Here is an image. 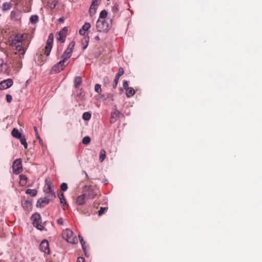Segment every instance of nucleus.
Segmentation results:
<instances>
[{
  "mask_svg": "<svg viewBox=\"0 0 262 262\" xmlns=\"http://www.w3.org/2000/svg\"><path fill=\"white\" fill-rule=\"evenodd\" d=\"M103 81L105 83H108L110 82V80L107 77H105L103 78Z\"/></svg>",
  "mask_w": 262,
  "mask_h": 262,
  "instance_id": "obj_50",
  "label": "nucleus"
},
{
  "mask_svg": "<svg viewBox=\"0 0 262 262\" xmlns=\"http://www.w3.org/2000/svg\"><path fill=\"white\" fill-rule=\"evenodd\" d=\"M34 129L35 133V135H37V134H38V133L37 127L36 126H34Z\"/></svg>",
  "mask_w": 262,
  "mask_h": 262,
  "instance_id": "obj_52",
  "label": "nucleus"
},
{
  "mask_svg": "<svg viewBox=\"0 0 262 262\" xmlns=\"http://www.w3.org/2000/svg\"><path fill=\"white\" fill-rule=\"evenodd\" d=\"M106 157V152L104 149H101L99 154V161L102 162Z\"/></svg>",
  "mask_w": 262,
  "mask_h": 262,
  "instance_id": "obj_24",
  "label": "nucleus"
},
{
  "mask_svg": "<svg viewBox=\"0 0 262 262\" xmlns=\"http://www.w3.org/2000/svg\"><path fill=\"white\" fill-rule=\"evenodd\" d=\"M62 204H63V206L64 205V204H66L65 203V200H62Z\"/></svg>",
  "mask_w": 262,
  "mask_h": 262,
  "instance_id": "obj_57",
  "label": "nucleus"
},
{
  "mask_svg": "<svg viewBox=\"0 0 262 262\" xmlns=\"http://www.w3.org/2000/svg\"><path fill=\"white\" fill-rule=\"evenodd\" d=\"M101 0H93L92 5L95 6L96 7L99 4Z\"/></svg>",
  "mask_w": 262,
  "mask_h": 262,
  "instance_id": "obj_46",
  "label": "nucleus"
},
{
  "mask_svg": "<svg viewBox=\"0 0 262 262\" xmlns=\"http://www.w3.org/2000/svg\"><path fill=\"white\" fill-rule=\"evenodd\" d=\"M95 91L98 94H100L101 92V85L99 84H96L95 85Z\"/></svg>",
  "mask_w": 262,
  "mask_h": 262,
  "instance_id": "obj_38",
  "label": "nucleus"
},
{
  "mask_svg": "<svg viewBox=\"0 0 262 262\" xmlns=\"http://www.w3.org/2000/svg\"><path fill=\"white\" fill-rule=\"evenodd\" d=\"M19 178H20V180H19L20 185L23 186L26 185V184H27V177L25 175L20 174L19 176Z\"/></svg>",
  "mask_w": 262,
  "mask_h": 262,
  "instance_id": "obj_20",
  "label": "nucleus"
},
{
  "mask_svg": "<svg viewBox=\"0 0 262 262\" xmlns=\"http://www.w3.org/2000/svg\"><path fill=\"white\" fill-rule=\"evenodd\" d=\"M63 54H64L65 55H67V56H69V57H71V55H72L71 54H70L69 53H68V52L67 51H65L63 52Z\"/></svg>",
  "mask_w": 262,
  "mask_h": 262,
  "instance_id": "obj_51",
  "label": "nucleus"
},
{
  "mask_svg": "<svg viewBox=\"0 0 262 262\" xmlns=\"http://www.w3.org/2000/svg\"><path fill=\"white\" fill-rule=\"evenodd\" d=\"M83 192L85 194L88 199H93L99 193L98 188L95 186L85 185L83 189Z\"/></svg>",
  "mask_w": 262,
  "mask_h": 262,
  "instance_id": "obj_3",
  "label": "nucleus"
},
{
  "mask_svg": "<svg viewBox=\"0 0 262 262\" xmlns=\"http://www.w3.org/2000/svg\"><path fill=\"white\" fill-rule=\"evenodd\" d=\"M68 64V63H64L63 61H60L52 68L51 72L52 73H58L63 70Z\"/></svg>",
  "mask_w": 262,
  "mask_h": 262,
  "instance_id": "obj_7",
  "label": "nucleus"
},
{
  "mask_svg": "<svg viewBox=\"0 0 262 262\" xmlns=\"http://www.w3.org/2000/svg\"><path fill=\"white\" fill-rule=\"evenodd\" d=\"M91 118V114L89 112H85L82 115V118L85 121L89 120Z\"/></svg>",
  "mask_w": 262,
  "mask_h": 262,
  "instance_id": "obj_34",
  "label": "nucleus"
},
{
  "mask_svg": "<svg viewBox=\"0 0 262 262\" xmlns=\"http://www.w3.org/2000/svg\"><path fill=\"white\" fill-rule=\"evenodd\" d=\"M59 20H60V21H63V19H62V18H59Z\"/></svg>",
  "mask_w": 262,
  "mask_h": 262,
  "instance_id": "obj_58",
  "label": "nucleus"
},
{
  "mask_svg": "<svg viewBox=\"0 0 262 262\" xmlns=\"http://www.w3.org/2000/svg\"><path fill=\"white\" fill-rule=\"evenodd\" d=\"M46 197L49 198L50 201L53 200L56 196L55 192L54 191H52L51 192H47L46 193Z\"/></svg>",
  "mask_w": 262,
  "mask_h": 262,
  "instance_id": "obj_33",
  "label": "nucleus"
},
{
  "mask_svg": "<svg viewBox=\"0 0 262 262\" xmlns=\"http://www.w3.org/2000/svg\"><path fill=\"white\" fill-rule=\"evenodd\" d=\"M20 142L21 144H23L25 149H27L28 148V144L26 142V139L25 136H22L21 138H19Z\"/></svg>",
  "mask_w": 262,
  "mask_h": 262,
  "instance_id": "obj_28",
  "label": "nucleus"
},
{
  "mask_svg": "<svg viewBox=\"0 0 262 262\" xmlns=\"http://www.w3.org/2000/svg\"><path fill=\"white\" fill-rule=\"evenodd\" d=\"M107 15V12L106 10H103L101 11L99 14V17L98 19L103 20L106 19Z\"/></svg>",
  "mask_w": 262,
  "mask_h": 262,
  "instance_id": "obj_25",
  "label": "nucleus"
},
{
  "mask_svg": "<svg viewBox=\"0 0 262 262\" xmlns=\"http://www.w3.org/2000/svg\"><path fill=\"white\" fill-rule=\"evenodd\" d=\"M74 86L76 88H78L82 83L81 78L79 76L75 77L74 80Z\"/></svg>",
  "mask_w": 262,
  "mask_h": 262,
  "instance_id": "obj_21",
  "label": "nucleus"
},
{
  "mask_svg": "<svg viewBox=\"0 0 262 262\" xmlns=\"http://www.w3.org/2000/svg\"><path fill=\"white\" fill-rule=\"evenodd\" d=\"M96 10L97 7L91 4L89 10V13L90 15L93 16V15H94L96 12Z\"/></svg>",
  "mask_w": 262,
  "mask_h": 262,
  "instance_id": "obj_31",
  "label": "nucleus"
},
{
  "mask_svg": "<svg viewBox=\"0 0 262 262\" xmlns=\"http://www.w3.org/2000/svg\"><path fill=\"white\" fill-rule=\"evenodd\" d=\"M121 113L117 109H114L111 113V117L110 119V123L113 124L117 121L119 118Z\"/></svg>",
  "mask_w": 262,
  "mask_h": 262,
  "instance_id": "obj_11",
  "label": "nucleus"
},
{
  "mask_svg": "<svg viewBox=\"0 0 262 262\" xmlns=\"http://www.w3.org/2000/svg\"><path fill=\"white\" fill-rule=\"evenodd\" d=\"M61 58H62V59L61 60V61H64V63H66L67 60L69 59L70 58V57L65 55L63 53L62 56H61Z\"/></svg>",
  "mask_w": 262,
  "mask_h": 262,
  "instance_id": "obj_42",
  "label": "nucleus"
},
{
  "mask_svg": "<svg viewBox=\"0 0 262 262\" xmlns=\"http://www.w3.org/2000/svg\"><path fill=\"white\" fill-rule=\"evenodd\" d=\"M58 195L60 199V204H62V200H64V194L63 193L61 192V193H58Z\"/></svg>",
  "mask_w": 262,
  "mask_h": 262,
  "instance_id": "obj_43",
  "label": "nucleus"
},
{
  "mask_svg": "<svg viewBox=\"0 0 262 262\" xmlns=\"http://www.w3.org/2000/svg\"><path fill=\"white\" fill-rule=\"evenodd\" d=\"M36 137H37V138L38 139H39V138H40V137H39V136L38 134H37V135H36Z\"/></svg>",
  "mask_w": 262,
  "mask_h": 262,
  "instance_id": "obj_56",
  "label": "nucleus"
},
{
  "mask_svg": "<svg viewBox=\"0 0 262 262\" xmlns=\"http://www.w3.org/2000/svg\"><path fill=\"white\" fill-rule=\"evenodd\" d=\"M13 82L11 79H7L0 82V90H4L10 88L13 85Z\"/></svg>",
  "mask_w": 262,
  "mask_h": 262,
  "instance_id": "obj_9",
  "label": "nucleus"
},
{
  "mask_svg": "<svg viewBox=\"0 0 262 262\" xmlns=\"http://www.w3.org/2000/svg\"><path fill=\"white\" fill-rule=\"evenodd\" d=\"M68 32V28L64 27L57 34V39L61 42H64L66 40L67 34Z\"/></svg>",
  "mask_w": 262,
  "mask_h": 262,
  "instance_id": "obj_8",
  "label": "nucleus"
},
{
  "mask_svg": "<svg viewBox=\"0 0 262 262\" xmlns=\"http://www.w3.org/2000/svg\"><path fill=\"white\" fill-rule=\"evenodd\" d=\"M26 193L28 194H30L32 196H35L37 194V191L35 189H28Z\"/></svg>",
  "mask_w": 262,
  "mask_h": 262,
  "instance_id": "obj_32",
  "label": "nucleus"
},
{
  "mask_svg": "<svg viewBox=\"0 0 262 262\" xmlns=\"http://www.w3.org/2000/svg\"><path fill=\"white\" fill-rule=\"evenodd\" d=\"M123 87L126 90L129 88V87H128V82L127 81L124 80L123 81Z\"/></svg>",
  "mask_w": 262,
  "mask_h": 262,
  "instance_id": "obj_45",
  "label": "nucleus"
},
{
  "mask_svg": "<svg viewBox=\"0 0 262 262\" xmlns=\"http://www.w3.org/2000/svg\"><path fill=\"white\" fill-rule=\"evenodd\" d=\"M0 262H2V261H0Z\"/></svg>",
  "mask_w": 262,
  "mask_h": 262,
  "instance_id": "obj_59",
  "label": "nucleus"
},
{
  "mask_svg": "<svg viewBox=\"0 0 262 262\" xmlns=\"http://www.w3.org/2000/svg\"><path fill=\"white\" fill-rule=\"evenodd\" d=\"M119 9H118V4H115L114 6L113 7V8H112V11L113 12L115 13H116L117 12H118Z\"/></svg>",
  "mask_w": 262,
  "mask_h": 262,
  "instance_id": "obj_44",
  "label": "nucleus"
},
{
  "mask_svg": "<svg viewBox=\"0 0 262 262\" xmlns=\"http://www.w3.org/2000/svg\"><path fill=\"white\" fill-rule=\"evenodd\" d=\"M24 45H18L17 46L14 47L16 51H17L18 53H20L19 54V58L21 59L24 58L25 54L26 51V48H25Z\"/></svg>",
  "mask_w": 262,
  "mask_h": 262,
  "instance_id": "obj_13",
  "label": "nucleus"
},
{
  "mask_svg": "<svg viewBox=\"0 0 262 262\" xmlns=\"http://www.w3.org/2000/svg\"><path fill=\"white\" fill-rule=\"evenodd\" d=\"M124 74V69L122 67H120L119 68V70H118V73L116 74V76L115 77H117V78H120V77L122 75H123Z\"/></svg>",
  "mask_w": 262,
  "mask_h": 262,
  "instance_id": "obj_36",
  "label": "nucleus"
},
{
  "mask_svg": "<svg viewBox=\"0 0 262 262\" xmlns=\"http://www.w3.org/2000/svg\"><path fill=\"white\" fill-rule=\"evenodd\" d=\"M80 242H81V245H82V247L83 248H84V245L83 244H84V242H83V239L81 238V239H80Z\"/></svg>",
  "mask_w": 262,
  "mask_h": 262,
  "instance_id": "obj_53",
  "label": "nucleus"
},
{
  "mask_svg": "<svg viewBox=\"0 0 262 262\" xmlns=\"http://www.w3.org/2000/svg\"><path fill=\"white\" fill-rule=\"evenodd\" d=\"M91 27V24L89 23H85L82 28L79 30V33L82 35H84L85 32L88 31Z\"/></svg>",
  "mask_w": 262,
  "mask_h": 262,
  "instance_id": "obj_16",
  "label": "nucleus"
},
{
  "mask_svg": "<svg viewBox=\"0 0 262 262\" xmlns=\"http://www.w3.org/2000/svg\"><path fill=\"white\" fill-rule=\"evenodd\" d=\"M43 3H47V5L51 8H54L57 4V0H42Z\"/></svg>",
  "mask_w": 262,
  "mask_h": 262,
  "instance_id": "obj_17",
  "label": "nucleus"
},
{
  "mask_svg": "<svg viewBox=\"0 0 262 262\" xmlns=\"http://www.w3.org/2000/svg\"><path fill=\"white\" fill-rule=\"evenodd\" d=\"M62 235V237L69 243L75 244L78 242L76 236L74 234L73 231L70 229H66L63 231Z\"/></svg>",
  "mask_w": 262,
  "mask_h": 262,
  "instance_id": "obj_4",
  "label": "nucleus"
},
{
  "mask_svg": "<svg viewBox=\"0 0 262 262\" xmlns=\"http://www.w3.org/2000/svg\"><path fill=\"white\" fill-rule=\"evenodd\" d=\"M44 192L45 193L47 192H51L52 191H53L51 188V182L50 180H48L47 179L45 181V185L43 188Z\"/></svg>",
  "mask_w": 262,
  "mask_h": 262,
  "instance_id": "obj_15",
  "label": "nucleus"
},
{
  "mask_svg": "<svg viewBox=\"0 0 262 262\" xmlns=\"http://www.w3.org/2000/svg\"><path fill=\"white\" fill-rule=\"evenodd\" d=\"M38 17L37 15H32L30 18V21L32 24H35L38 21Z\"/></svg>",
  "mask_w": 262,
  "mask_h": 262,
  "instance_id": "obj_35",
  "label": "nucleus"
},
{
  "mask_svg": "<svg viewBox=\"0 0 262 262\" xmlns=\"http://www.w3.org/2000/svg\"><path fill=\"white\" fill-rule=\"evenodd\" d=\"M12 168L13 172L16 174L20 173L22 171L23 168L20 159H16L13 162Z\"/></svg>",
  "mask_w": 262,
  "mask_h": 262,
  "instance_id": "obj_6",
  "label": "nucleus"
},
{
  "mask_svg": "<svg viewBox=\"0 0 262 262\" xmlns=\"http://www.w3.org/2000/svg\"><path fill=\"white\" fill-rule=\"evenodd\" d=\"M61 189L62 191H66L68 189V185L66 183H62L60 186Z\"/></svg>",
  "mask_w": 262,
  "mask_h": 262,
  "instance_id": "obj_41",
  "label": "nucleus"
},
{
  "mask_svg": "<svg viewBox=\"0 0 262 262\" xmlns=\"http://www.w3.org/2000/svg\"><path fill=\"white\" fill-rule=\"evenodd\" d=\"M135 93V91L132 88H129L127 90H126V95L127 97L129 98L133 96Z\"/></svg>",
  "mask_w": 262,
  "mask_h": 262,
  "instance_id": "obj_26",
  "label": "nucleus"
},
{
  "mask_svg": "<svg viewBox=\"0 0 262 262\" xmlns=\"http://www.w3.org/2000/svg\"><path fill=\"white\" fill-rule=\"evenodd\" d=\"M52 48V46L51 45H46L44 50V54L46 55L47 56H49L50 52L51 51Z\"/></svg>",
  "mask_w": 262,
  "mask_h": 262,
  "instance_id": "obj_27",
  "label": "nucleus"
},
{
  "mask_svg": "<svg viewBox=\"0 0 262 262\" xmlns=\"http://www.w3.org/2000/svg\"><path fill=\"white\" fill-rule=\"evenodd\" d=\"M11 1L13 2L15 6H28L31 5L32 0H11Z\"/></svg>",
  "mask_w": 262,
  "mask_h": 262,
  "instance_id": "obj_12",
  "label": "nucleus"
},
{
  "mask_svg": "<svg viewBox=\"0 0 262 262\" xmlns=\"http://www.w3.org/2000/svg\"><path fill=\"white\" fill-rule=\"evenodd\" d=\"M50 201V199L48 197H46L43 199H40L37 201V205H39L40 207H42L45 205L48 204Z\"/></svg>",
  "mask_w": 262,
  "mask_h": 262,
  "instance_id": "obj_18",
  "label": "nucleus"
},
{
  "mask_svg": "<svg viewBox=\"0 0 262 262\" xmlns=\"http://www.w3.org/2000/svg\"><path fill=\"white\" fill-rule=\"evenodd\" d=\"M89 42V36H83V38L81 40V43L82 46V49L83 50L85 49Z\"/></svg>",
  "mask_w": 262,
  "mask_h": 262,
  "instance_id": "obj_19",
  "label": "nucleus"
},
{
  "mask_svg": "<svg viewBox=\"0 0 262 262\" xmlns=\"http://www.w3.org/2000/svg\"><path fill=\"white\" fill-rule=\"evenodd\" d=\"M107 210V208H106V207H101L100 210L98 211V215L99 216L101 215Z\"/></svg>",
  "mask_w": 262,
  "mask_h": 262,
  "instance_id": "obj_39",
  "label": "nucleus"
},
{
  "mask_svg": "<svg viewBox=\"0 0 262 262\" xmlns=\"http://www.w3.org/2000/svg\"><path fill=\"white\" fill-rule=\"evenodd\" d=\"M112 26V19L111 18H107L103 20L98 19L96 28L98 32H106L111 29Z\"/></svg>",
  "mask_w": 262,
  "mask_h": 262,
  "instance_id": "obj_1",
  "label": "nucleus"
},
{
  "mask_svg": "<svg viewBox=\"0 0 262 262\" xmlns=\"http://www.w3.org/2000/svg\"><path fill=\"white\" fill-rule=\"evenodd\" d=\"M12 4L9 3H4L2 6V9L3 11H7L11 9Z\"/></svg>",
  "mask_w": 262,
  "mask_h": 262,
  "instance_id": "obj_29",
  "label": "nucleus"
},
{
  "mask_svg": "<svg viewBox=\"0 0 262 262\" xmlns=\"http://www.w3.org/2000/svg\"><path fill=\"white\" fill-rule=\"evenodd\" d=\"M91 141V139L89 136L84 137L82 140V142L83 144H88Z\"/></svg>",
  "mask_w": 262,
  "mask_h": 262,
  "instance_id": "obj_37",
  "label": "nucleus"
},
{
  "mask_svg": "<svg viewBox=\"0 0 262 262\" xmlns=\"http://www.w3.org/2000/svg\"><path fill=\"white\" fill-rule=\"evenodd\" d=\"M86 195L83 193V194L79 195L77 196L76 200V204L77 205H83L84 204L85 202Z\"/></svg>",
  "mask_w": 262,
  "mask_h": 262,
  "instance_id": "obj_14",
  "label": "nucleus"
},
{
  "mask_svg": "<svg viewBox=\"0 0 262 262\" xmlns=\"http://www.w3.org/2000/svg\"><path fill=\"white\" fill-rule=\"evenodd\" d=\"M39 249L42 252L49 254L50 250L48 241L46 239H43L40 244Z\"/></svg>",
  "mask_w": 262,
  "mask_h": 262,
  "instance_id": "obj_10",
  "label": "nucleus"
},
{
  "mask_svg": "<svg viewBox=\"0 0 262 262\" xmlns=\"http://www.w3.org/2000/svg\"><path fill=\"white\" fill-rule=\"evenodd\" d=\"M119 80V78H117V77H115V78L114 80V82H113V87L114 89H116L117 86V84H118V81Z\"/></svg>",
  "mask_w": 262,
  "mask_h": 262,
  "instance_id": "obj_40",
  "label": "nucleus"
},
{
  "mask_svg": "<svg viewBox=\"0 0 262 262\" xmlns=\"http://www.w3.org/2000/svg\"><path fill=\"white\" fill-rule=\"evenodd\" d=\"M6 100L8 102H11L12 100V96L10 94H7L6 95Z\"/></svg>",
  "mask_w": 262,
  "mask_h": 262,
  "instance_id": "obj_47",
  "label": "nucleus"
},
{
  "mask_svg": "<svg viewBox=\"0 0 262 262\" xmlns=\"http://www.w3.org/2000/svg\"><path fill=\"white\" fill-rule=\"evenodd\" d=\"M27 37L25 34H17L13 37H11L9 40L10 45L14 47L18 45H25L24 41Z\"/></svg>",
  "mask_w": 262,
  "mask_h": 262,
  "instance_id": "obj_2",
  "label": "nucleus"
},
{
  "mask_svg": "<svg viewBox=\"0 0 262 262\" xmlns=\"http://www.w3.org/2000/svg\"><path fill=\"white\" fill-rule=\"evenodd\" d=\"M84 261H85V259L82 257H79L77 260V262H84Z\"/></svg>",
  "mask_w": 262,
  "mask_h": 262,
  "instance_id": "obj_49",
  "label": "nucleus"
},
{
  "mask_svg": "<svg viewBox=\"0 0 262 262\" xmlns=\"http://www.w3.org/2000/svg\"><path fill=\"white\" fill-rule=\"evenodd\" d=\"M75 45V43L74 41L70 42L66 51L72 55V53L73 52Z\"/></svg>",
  "mask_w": 262,
  "mask_h": 262,
  "instance_id": "obj_22",
  "label": "nucleus"
},
{
  "mask_svg": "<svg viewBox=\"0 0 262 262\" xmlns=\"http://www.w3.org/2000/svg\"><path fill=\"white\" fill-rule=\"evenodd\" d=\"M57 223L58 224L60 225H63V219L62 218H59L57 220Z\"/></svg>",
  "mask_w": 262,
  "mask_h": 262,
  "instance_id": "obj_48",
  "label": "nucleus"
},
{
  "mask_svg": "<svg viewBox=\"0 0 262 262\" xmlns=\"http://www.w3.org/2000/svg\"><path fill=\"white\" fill-rule=\"evenodd\" d=\"M54 40V35L52 33L49 34L46 45L52 46Z\"/></svg>",
  "mask_w": 262,
  "mask_h": 262,
  "instance_id": "obj_30",
  "label": "nucleus"
},
{
  "mask_svg": "<svg viewBox=\"0 0 262 262\" xmlns=\"http://www.w3.org/2000/svg\"><path fill=\"white\" fill-rule=\"evenodd\" d=\"M95 39L97 40H99V37L98 36L95 37Z\"/></svg>",
  "mask_w": 262,
  "mask_h": 262,
  "instance_id": "obj_55",
  "label": "nucleus"
},
{
  "mask_svg": "<svg viewBox=\"0 0 262 262\" xmlns=\"http://www.w3.org/2000/svg\"><path fill=\"white\" fill-rule=\"evenodd\" d=\"M12 135L17 139L21 138L22 136L21 134L19 132L18 130L16 128H14L12 131Z\"/></svg>",
  "mask_w": 262,
  "mask_h": 262,
  "instance_id": "obj_23",
  "label": "nucleus"
},
{
  "mask_svg": "<svg viewBox=\"0 0 262 262\" xmlns=\"http://www.w3.org/2000/svg\"><path fill=\"white\" fill-rule=\"evenodd\" d=\"M32 220H33V225L37 229L39 230H43L44 227L41 224V220L40 215L38 213H35L32 215Z\"/></svg>",
  "mask_w": 262,
  "mask_h": 262,
  "instance_id": "obj_5",
  "label": "nucleus"
},
{
  "mask_svg": "<svg viewBox=\"0 0 262 262\" xmlns=\"http://www.w3.org/2000/svg\"><path fill=\"white\" fill-rule=\"evenodd\" d=\"M38 140H39V142L40 143H41V144H42V140H41V138H39V139H38Z\"/></svg>",
  "mask_w": 262,
  "mask_h": 262,
  "instance_id": "obj_54",
  "label": "nucleus"
}]
</instances>
